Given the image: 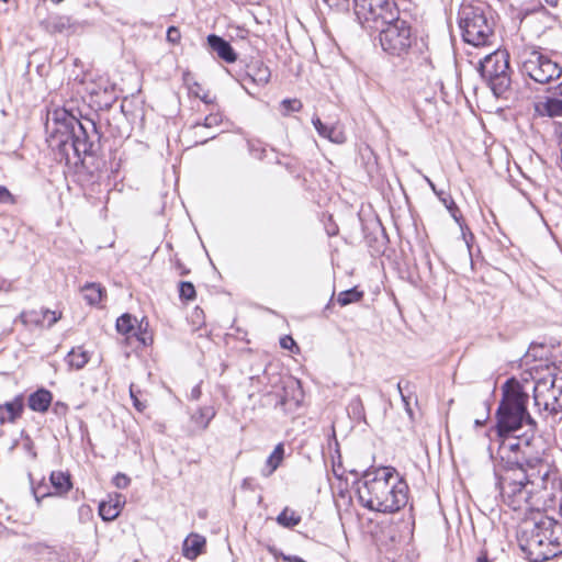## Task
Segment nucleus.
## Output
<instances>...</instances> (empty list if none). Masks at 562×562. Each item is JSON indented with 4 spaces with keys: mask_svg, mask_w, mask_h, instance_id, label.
I'll return each mask as SVG.
<instances>
[{
    "mask_svg": "<svg viewBox=\"0 0 562 562\" xmlns=\"http://www.w3.org/2000/svg\"><path fill=\"white\" fill-rule=\"evenodd\" d=\"M529 442L518 437L506 438L499 454L507 467L498 475L503 502L512 509H541L551 505L554 479L550 465L538 457H529Z\"/></svg>",
    "mask_w": 562,
    "mask_h": 562,
    "instance_id": "nucleus-1",
    "label": "nucleus"
},
{
    "mask_svg": "<svg viewBox=\"0 0 562 562\" xmlns=\"http://www.w3.org/2000/svg\"><path fill=\"white\" fill-rule=\"evenodd\" d=\"M554 499L555 488L550 506L541 509H520L525 513H535L522 520L517 533L518 544L531 562H543L562 553V521L541 513L552 507Z\"/></svg>",
    "mask_w": 562,
    "mask_h": 562,
    "instance_id": "nucleus-2",
    "label": "nucleus"
},
{
    "mask_svg": "<svg viewBox=\"0 0 562 562\" xmlns=\"http://www.w3.org/2000/svg\"><path fill=\"white\" fill-rule=\"evenodd\" d=\"M361 505L370 510L393 514L408 501V486L394 468L367 470L358 487Z\"/></svg>",
    "mask_w": 562,
    "mask_h": 562,
    "instance_id": "nucleus-3",
    "label": "nucleus"
},
{
    "mask_svg": "<svg viewBox=\"0 0 562 562\" xmlns=\"http://www.w3.org/2000/svg\"><path fill=\"white\" fill-rule=\"evenodd\" d=\"M44 128L46 143L59 160L70 164L72 157L79 160L92 150L82 124L63 108L47 111Z\"/></svg>",
    "mask_w": 562,
    "mask_h": 562,
    "instance_id": "nucleus-4",
    "label": "nucleus"
},
{
    "mask_svg": "<svg viewBox=\"0 0 562 562\" xmlns=\"http://www.w3.org/2000/svg\"><path fill=\"white\" fill-rule=\"evenodd\" d=\"M502 400L496 411V430L499 437H508L528 427L533 430L536 423L527 411L528 394L515 379H509L502 387Z\"/></svg>",
    "mask_w": 562,
    "mask_h": 562,
    "instance_id": "nucleus-5",
    "label": "nucleus"
},
{
    "mask_svg": "<svg viewBox=\"0 0 562 562\" xmlns=\"http://www.w3.org/2000/svg\"><path fill=\"white\" fill-rule=\"evenodd\" d=\"M458 19L464 42L473 46L491 43L494 37V21L488 7L464 3L460 7Z\"/></svg>",
    "mask_w": 562,
    "mask_h": 562,
    "instance_id": "nucleus-6",
    "label": "nucleus"
},
{
    "mask_svg": "<svg viewBox=\"0 0 562 562\" xmlns=\"http://www.w3.org/2000/svg\"><path fill=\"white\" fill-rule=\"evenodd\" d=\"M535 405L549 414L562 411V374L554 366L536 368L532 375Z\"/></svg>",
    "mask_w": 562,
    "mask_h": 562,
    "instance_id": "nucleus-7",
    "label": "nucleus"
},
{
    "mask_svg": "<svg viewBox=\"0 0 562 562\" xmlns=\"http://www.w3.org/2000/svg\"><path fill=\"white\" fill-rule=\"evenodd\" d=\"M520 71L524 76L540 85L559 79L562 66L541 49L528 47L519 54Z\"/></svg>",
    "mask_w": 562,
    "mask_h": 562,
    "instance_id": "nucleus-8",
    "label": "nucleus"
},
{
    "mask_svg": "<svg viewBox=\"0 0 562 562\" xmlns=\"http://www.w3.org/2000/svg\"><path fill=\"white\" fill-rule=\"evenodd\" d=\"M480 74L496 97H503L512 85L509 57L505 50H495L480 61Z\"/></svg>",
    "mask_w": 562,
    "mask_h": 562,
    "instance_id": "nucleus-9",
    "label": "nucleus"
},
{
    "mask_svg": "<svg viewBox=\"0 0 562 562\" xmlns=\"http://www.w3.org/2000/svg\"><path fill=\"white\" fill-rule=\"evenodd\" d=\"M356 14L363 24L372 30H380L401 19L394 0H355Z\"/></svg>",
    "mask_w": 562,
    "mask_h": 562,
    "instance_id": "nucleus-10",
    "label": "nucleus"
},
{
    "mask_svg": "<svg viewBox=\"0 0 562 562\" xmlns=\"http://www.w3.org/2000/svg\"><path fill=\"white\" fill-rule=\"evenodd\" d=\"M378 31L382 49L393 56H404L416 41L411 24L402 18Z\"/></svg>",
    "mask_w": 562,
    "mask_h": 562,
    "instance_id": "nucleus-11",
    "label": "nucleus"
},
{
    "mask_svg": "<svg viewBox=\"0 0 562 562\" xmlns=\"http://www.w3.org/2000/svg\"><path fill=\"white\" fill-rule=\"evenodd\" d=\"M49 481L54 488V493L43 491L44 486L42 484H37V503H40V497L44 498L52 495L63 496L72 487L70 475L63 471H53L50 473Z\"/></svg>",
    "mask_w": 562,
    "mask_h": 562,
    "instance_id": "nucleus-12",
    "label": "nucleus"
},
{
    "mask_svg": "<svg viewBox=\"0 0 562 562\" xmlns=\"http://www.w3.org/2000/svg\"><path fill=\"white\" fill-rule=\"evenodd\" d=\"M270 79V70L262 63H254L248 66L246 77L241 81L244 89L251 94L250 85L265 86Z\"/></svg>",
    "mask_w": 562,
    "mask_h": 562,
    "instance_id": "nucleus-13",
    "label": "nucleus"
},
{
    "mask_svg": "<svg viewBox=\"0 0 562 562\" xmlns=\"http://www.w3.org/2000/svg\"><path fill=\"white\" fill-rule=\"evenodd\" d=\"M207 44L211 49L217 54V56L226 63H234L237 59V54L233 49L232 45L223 37L210 34L207 36Z\"/></svg>",
    "mask_w": 562,
    "mask_h": 562,
    "instance_id": "nucleus-14",
    "label": "nucleus"
},
{
    "mask_svg": "<svg viewBox=\"0 0 562 562\" xmlns=\"http://www.w3.org/2000/svg\"><path fill=\"white\" fill-rule=\"evenodd\" d=\"M124 504L125 497L122 494L110 495L108 501L100 503L99 515L104 521H112L120 515Z\"/></svg>",
    "mask_w": 562,
    "mask_h": 562,
    "instance_id": "nucleus-15",
    "label": "nucleus"
},
{
    "mask_svg": "<svg viewBox=\"0 0 562 562\" xmlns=\"http://www.w3.org/2000/svg\"><path fill=\"white\" fill-rule=\"evenodd\" d=\"M215 415L216 409L212 405L198 407L190 416L192 431H204Z\"/></svg>",
    "mask_w": 562,
    "mask_h": 562,
    "instance_id": "nucleus-16",
    "label": "nucleus"
},
{
    "mask_svg": "<svg viewBox=\"0 0 562 562\" xmlns=\"http://www.w3.org/2000/svg\"><path fill=\"white\" fill-rule=\"evenodd\" d=\"M535 112L539 116L562 117V100L554 97H544L535 103Z\"/></svg>",
    "mask_w": 562,
    "mask_h": 562,
    "instance_id": "nucleus-17",
    "label": "nucleus"
},
{
    "mask_svg": "<svg viewBox=\"0 0 562 562\" xmlns=\"http://www.w3.org/2000/svg\"><path fill=\"white\" fill-rule=\"evenodd\" d=\"M312 123L322 137L328 138L330 142L336 144H342L346 142L345 133L340 126H327L323 124L318 116H314Z\"/></svg>",
    "mask_w": 562,
    "mask_h": 562,
    "instance_id": "nucleus-18",
    "label": "nucleus"
},
{
    "mask_svg": "<svg viewBox=\"0 0 562 562\" xmlns=\"http://www.w3.org/2000/svg\"><path fill=\"white\" fill-rule=\"evenodd\" d=\"M23 396H16L13 401L0 405V424L14 422L23 411Z\"/></svg>",
    "mask_w": 562,
    "mask_h": 562,
    "instance_id": "nucleus-19",
    "label": "nucleus"
},
{
    "mask_svg": "<svg viewBox=\"0 0 562 562\" xmlns=\"http://www.w3.org/2000/svg\"><path fill=\"white\" fill-rule=\"evenodd\" d=\"M205 538L198 533L189 535L183 542V555L189 560L196 559L203 551Z\"/></svg>",
    "mask_w": 562,
    "mask_h": 562,
    "instance_id": "nucleus-20",
    "label": "nucleus"
},
{
    "mask_svg": "<svg viewBox=\"0 0 562 562\" xmlns=\"http://www.w3.org/2000/svg\"><path fill=\"white\" fill-rule=\"evenodd\" d=\"M284 458V446L283 443H278L271 454L268 457L266 461V465L261 470V474L265 477H269L281 464Z\"/></svg>",
    "mask_w": 562,
    "mask_h": 562,
    "instance_id": "nucleus-21",
    "label": "nucleus"
},
{
    "mask_svg": "<svg viewBox=\"0 0 562 562\" xmlns=\"http://www.w3.org/2000/svg\"><path fill=\"white\" fill-rule=\"evenodd\" d=\"M66 363L71 369H82L89 361V356L82 347L72 348L65 358Z\"/></svg>",
    "mask_w": 562,
    "mask_h": 562,
    "instance_id": "nucleus-22",
    "label": "nucleus"
},
{
    "mask_svg": "<svg viewBox=\"0 0 562 562\" xmlns=\"http://www.w3.org/2000/svg\"><path fill=\"white\" fill-rule=\"evenodd\" d=\"M81 291L90 305L100 303L104 294V289L99 283H87Z\"/></svg>",
    "mask_w": 562,
    "mask_h": 562,
    "instance_id": "nucleus-23",
    "label": "nucleus"
},
{
    "mask_svg": "<svg viewBox=\"0 0 562 562\" xmlns=\"http://www.w3.org/2000/svg\"><path fill=\"white\" fill-rule=\"evenodd\" d=\"M277 522L284 528H293L301 522V516L293 509L285 507L276 518Z\"/></svg>",
    "mask_w": 562,
    "mask_h": 562,
    "instance_id": "nucleus-24",
    "label": "nucleus"
},
{
    "mask_svg": "<svg viewBox=\"0 0 562 562\" xmlns=\"http://www.w3.org/2000/svg\"><path fill=\"white\" fill-rule=\"evenodd\" d=\"M136 324L137 318L126 313L117 318L116 329L120 334L132 337L133 333L135 331Z\"/></svg>",
    "mask_w": 562,
    "mask_h": 562,
    "instance_id": "nucleus-25",
    "label": "nucleus"
},
{
    "mask_svg": "<svg viewBox=\"0 0 562 562\" xmlns=\"http://www.w3.org/2000/svg\"><path fill=\"white\" fill-rule=\"evenodd\" d=\"M222 121H223V116L220 112L210 113L209 115H206L204 117L203 122H195L192 124V128L194 130V135L196 137L201 136L199 133V130L201 127L212 128V127L218 126L222 123Z\"/></svg>",
    "mask_w": 562,
    "mask_h": 562,
    "instance_id": "nucleus-26",
    "label": "nucleus"
},
{
    "mask_svg": "<svg viewBox=\"0 0 562 562\" xmlns=\"http://www.w3.org/2000/svg\"><path fill=\"white\" fill-rule=\"evenodd\" d=\"M148 326H149L148 322H145L144 319H142L140 322L137 321L135 331L132 335V337H136L137 340L143 346H147V345L151 344V341H153V337L148 333Z\"/></svg>",
    "mask_w": 562,
    "mask_h": 562,
    "instance_id": "nucleus-27",
    "label": "nucleus"
},
{
    "mask_svg": "<svg viewBox=\"0 0 562 562\" xmlns=\"http://www.w3.org/2000/svg\"><path fill=\"white\" fill-rule=\"evenodd\" d=\"M46 27L54 32H65L72 27L70 18L68 16H56L46 22Z\"/></svg>",
    "mask_w": 562,
    "mask_h": 562,
    "instance_id": "nucleus-28",
    "label": "nucleus"
},
{
    "mask_svg": "<svg viewBox=\"0 0 562 562\" xmlns=\"http://www.w3.org/2000/svg\"><path fill=\"white\" fill-rule=\"evenodd\" d=\"M363 293L356 288L342 291L338 294L337 301L341 306L358 302L362 299Z\"/></svg>",
    "mask_w": 562,
    "mask_h": 562,
    "instance_id": "nucleus-29",
    "label": "nucleus"
},
{
    "mask_svg": "<svg viewBox=\"0 0 562 562\" xmlns=\"http://www.w3.org/2000/svg\"><path fill=\"white\" fill-rule=\"evenodd\" d=\"M438 198L442 202V204L447 207V210L449 211V213L451 214L453 220L458 224L461 225V214H460V211H459L457 204L452 200V198L450 195L446 194L443 191H442V194Z\"/></svg>",
    "mask_w": 562,
    "mask_h": 562,
    "instance_id": "nucleus-30",
    "label": "nucleus"
},
{
    "mask_svg": "<svg viewBox=\"0 0 562 562\" xmlns=\"http://www.w3.org/2000/svg\"><path fill=\"white\" fill-rule=\"evenodd\" d=\"M41 315L42 318L40 321L37 319V324H41L47 328L52 327L57 321L61 318V312L58 311L42 310Z\"/></svg>",
    "mask_w": 562,
    "mask_h": 562,
    "instance_id": "nucleus-31",
    "label": "nucleus"
},
{
    "mask_svg": "<svg viewBox=\"0 0 562 562\" xmlns=\"http://www.w3.org/2000/svg\"><path fill=\"white\" fill-rule=\"evenodd\" d=\"M53 401V395L45 389H37V412H46Z\"/></svg>",
    "mask_w": 562,
    "mask_h": 562,
    "instance_id": "nucleus-32",
    "label": "nucleus"
},
{
    "mask_svg": "<svg viewBox=\"0 0 562 562\" xmlns=\"http://www.w3.org/2000/svg\"><path fill=\"white\" fill-rule=\"evenodd\" d=\"M179 295L180 299L186 301H191L195 297V289L194 285L191 282H180L179 285Z\"/></svg>",
    "mask_w": 562,
    "mask_h": 562,
    "instance_id": "nucleus-33",
    "label": "nucleus"
},
{
    "mask_svg": "<svg viewBox=\"0 0 562 562\" xmlns=\"http://www.w3.org/2000/svg\"><path fill=\"white\" fill-rule=\"evenodd\" d=\"M281 105L284 109V113L285 114H288L290 112H297L302 108V103L297 99H286V100H283Z\"/></svg>",
    "mask_w": 562,
    "mask_h": 562,
    "instance_id": "nucleus-34",
    "label": "nucleus"
},
{
    "mask_svg": "<svg viewBox=\"0 0 562 562\" xmlns=\"http://www.w3.org/2000/svg\"><path fill=\"white\" fill-rule=\"evenodd\" d=\"M167 42L172 44V45H177L180 43L181 41V32L178 27L176 26H170L168 27L167 30Z\"/></svg>",
    "mask_w": 562,
    "mask_h": 562,
    "instance_id": "nucleus-35",
    "label": "nucleus"
},
{
    "mask_svg": "<svg viewBox=\"0 0 562 562\" xmlns=\"http://www.w3.org/2000/svg\"><path fill=\"white\" fill-rule=\"evenodd\" d=\"M130 395H131V398L133 401V405L134 407L138 411V412H143L145 408H146V404L143 403L139 398H138V395H137V392L135 391L134 389V385L132 384L130 386Z\"/></svg>",
    "mask_w": 562,
    "mask_h": 562,
    "instance_id": "nucleus-36",
    "label": "nucleus"
},
{
    "mask_svg": "<svg viewBox=\"0 0 562 562\" xmlns=\"http://www.w3.org/2000/svg\"><path fill=\"white\" fill-rule=\"evenodd\" d=\"M131 483V479L123 474V473H117L114 477H113V484L117 487V488H126Z\"/></svg>",
    "mask_w": 562,
    "mask_h": 562,
    "instance_id": "nucleus-37",
    "label": "nucleus"
},
{
    "mask_svg": "<svg viewBox=\"0 0 562 562\" xmlns=\"http://www.w3.org/2000/svg\"><path fill=\"white\" fill-rule=\"evenodd\" d=\"M13 195L11 192L4 187L0 186V203H12Z\"/></svg>",
    "mask_w": 562,
    "mask_h": 562,
    "instance_id": "nucleus-38",
    "label": "nucleus"
},
{
    "mask_svg": "<svg viewBox=\"0 0 562 562\" xmlns=\"http://www.w3.org/2000/svg\"><path fill=\"white\" fill-rule=\"evenodd\" d=\"M280 344H281V347L284 348V349H292L293 347L296 346L295 341L293 340V338L291 336H284L281 338L280 340Z\"/></svg>",
    "mask_w": 562,
    "mask_h": 562,
    "instance_id": "nucleus-39",
    "label": "nucleus"
},
{
    "mask_svg": "<svg viewBox=\"0 0 562 562\" xmlns=\"http://www.w3.org/2000/svg\"><path fill=\"white\" fill-rule=\"evenodd\" d=\"M397 390H398V392H400V394H401V397H402V401H403V403H404V405H405V409H406V412H407L409 415H412V409L409 408L408 397L403 393V387H402V384H401V383H398V384H397Z\"/></svg>",
    "mask_w": 562,
    "mask_h": 562,
    "instance_id": "nucleus-40",
    "label": "nucleus"
},
{
    "mask_svg": "<svg viewBox=\"0 0 562 562\" xmlns=\"http://www.w3.org/2000/svg\"><path fill=\"white\" fill-rule=\"evenodd\" d=\"M424 179L428 183V187H430V189L434 191V193L437 196H440L442 194V191L441 190H437L435 183L427 176H424Z\"/></svg>",
    "mask_w": 562,
    "mask_h": 562,
    "instance_id": "nucleus-41",
    "label": "nucleus"
},
{
    "mask_svg": "<svg viewBox=\"0 0 562 562\" xmlns=\"http://www.w3.org/2000/svg\"><path fill=\"white\" fill-rule=\"evenodd\" d=\"M66 409H67L66 405L60 402H56L54 404V412L56 414H65Z\"/></svg>",
    "mask_w": 562,
    "mask_h": 562,
    "instance_id": "nucleus-42",
    "label": "nucleus"
},
{
    "mask_svg": "<svg viewBox=\"0 0 562 562\" xmlns=\"http://www.w3.org/2000/svg\"><path fill=\"white\" fill-rule=\"evenodd\" d=\"M350 406L353 408V411H358V413H360V411L362 409L361 400L359 397L353 398L350 403Z\"/></svg>",
    "mask_w": 562,
    "mask_h": 562,
    "instance_id": "nucleus-43",
    "label": "nucleus"
},
{
    "mask_svg": "<svg viewBox=\"0 0 562 562\" xmlns=\"http://www.w3.org/2000/svg\"><path fill=\"white\" fill-rule=\"evenodd\" d=\"M201 396V389H200V385H195L192 390H191V394H190V397L192 400H199V397Z\"/></svg>",
    "mask_w": 562,
    "mask_h": 562,
    "instance_id": "nucleus-44",
    "label": "nucleus"
},
{
    "mask_svg": "<svg viewBox=\"0 0 562 562\" xmlns=\"http://www.w3.org/2000/svg\"><path fill=\"white\" fill-rule=\"evenodd\" d=\"M27 405L32 411H35V392H33L29 395Z\"/></svg>",
    "mask_w": 562,
    "mask_h": 562,
    "instance_id": "nucleus-45",
    "label": "nucleus"
},
{
    "mask_svg": "<svg viewBox=\"0 0 562 562\" xmlns=\"http://www.w3.org/2000/svg\"><path fill=\"white\" fill-rule=\"evenodd\" d=\"M27 476H29V481H30V490H31V493L35 496V483H34V480H33V474H32V472H29V473H27Z\"/></svg>",
    "mask_w": 562,
    "mask_h": 562,
    "instance_id": "nucleus-46",
    "label": "nucleus"
},
{
    "mask_svg": "<svg viewBox=\"0 0 562 562\" xmlns=\"http://www.w3.org/2000/svg\"><path fill=\"white\" fill-rule=\"evenodd\" d=\"M476 562H490L486 552H481L476 559Z\"/></svg>",
    "mask_w": 562,
    "mask_h": 562,
    "instance_id": "nucleus-47",
    "label": "nucleus"
},
{
    "mask_svg": "<svg viewBox=\"0 0 562 562\" xmlns=\"http://www.w3.org/2000/svg\"><path fill=\"white\" fill-rule=\"evenodd\" d=\"M546 3L552 8H555L559 3V0H544Z\"/></svg>",
    "mask_w": 562,
    "mask_h": 562,
    "instance_id": "nucleus-48",
    "label": "nucleus"
},
{
    "mask_svg": "<svg viewBox=\"0 0 562 562\" xmlns=\"http://www.w3.org/2000/svg\"><path fill=\"white\" fill-rule=\"evenodd\" d=\"M214 137H215V135H214V134L205 135V136H204L200 142H199V143L204 144V143H206L209 139H212V138H214Z\"/></svg>",
    "mask_w": 562,
    "mask_h": 562,
    "instance_id": "nucleus-49",
    "label": "nucleus"
},
{
    "mask_svg": "<svg viewBox=\"0 0 562 562\" xmlns=\"http://www.w3.org/2000/svg\"><path fill=\"white\" fill-rule=\"evenodd\" d=\"M24 447H25L26 450H29L31 452V441H30V439H27L25 441Z\"/></svg>",
    "mask_w": 562,
    "mask_h": 562,
    "instance_id": "nucleus-50",
    "label": "nucleus"
},
{
    "mask_svg": "<svg viewBox=\"0 0 562 562\" xmlns=\"http://www.w3.org/2000/svg\"><path fill=\"white\" fill-rule=\"evenodd\" d=\"M558 94L562 97V82L558 86Z\"/></svg>",
    "mask_w": 562,
    "mask_h": 562,
    "instance_id": "nucleus-51",
    "label": "nucleus"
},
{
    "mask_svg": "<svg viewBox=\"0 0 562 562\" xmlns=\"http://www.w3.org/2000/svg\"><path fill=\"white\" fill-rule=\"evenodd\" d=\"M202 100H203L205 103H210V102H211V101H209V100H207V98H206L205 95L202 98Z\"/></svg>",
    "mask_w": 562,
    "mask_h": 562,
    "instance_id": "nucleus-52",
    "label": "nucleus"
},
{
    "mask_svg": "<svg viewBox=\"0 0 562 562\" xmlns=\"http://www.w3.org/2000/svg\"><path fill=\"white\" fill-rule=\"evenodd\" d=\"M475 425L480 426L482 423L480 420H475Z\"/></svg>",
    "mask_w": 562,
    "mask_h": 562,
    "instance_id": "nucleus-53",
    "label": "nucleus"
},
{
    "mask_svg": "<svg viewBox=\"0 0 562 562\" xmlns=\"http://www.w3.org/2000/svg\"><path fill=\"white\" fill-rule=\"evenodd\" d=\"M74 159H75V158L72 157V159H71V161H70V162H72V161H74V164H77V160H74Z\"/></svg>",
    "mask_w": 562,
    "mask_h": 562,
    "instance_id": "nucleus-54",
    "label": "nucleus"
}]
</instances>
